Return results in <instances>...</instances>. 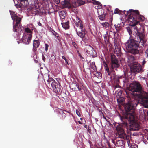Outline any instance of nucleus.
Here are the masks:
<instances>
[{"label":"nucleus","instance_id":"f257e3e1","mask_svg":"<svg viewBox=\"0 0 148 148\" xmlns=\"http://www.w3.org/2000/svg\"><path fill=\"white\" fill-rule=\"evenodd\" d=\"M126 16H128V19L130 22L131 27H127L126 29L130 36H132V30L135 35V39H129L125 43L126 49L132 53L137 54L139 53L137 49L144 46L146 43L143 26L139 23L140 21H144L145 18L140 14L138 10L130 9L129 11H124Z\"/></svg>","mask_w":148,"mask_h":148},{"label":"nucleus","instance_id":"f03ea898","mask_svg":"<svg viewBox=\"0 0 148 148\" xmlns=\"http://www.w3.org/2000/svg\"><path fill=\"white\" fill-rule=\"evenodd\" d=\"M137 105V101H129L125 105V108L126 112L120 116L122 122V125L127 127L128 123L130 124L131 130H138L140 128L139 125L134 120V113L136 107Z\"/></svg>","mask_w":148,"mask_h":148},{"label":"nucleus","instance_id":"7ed1b4c3","mask_svg":"<svg viewBox=\"0 0 148 148\" xmlns=\"http://www.w3.org/2000/svg\"><path fill=\"white\" fill-rule=\"evenodd\" d=\"M141 84L138 82H135L130 84L125 92L127 95L137 97L140 100L144 107L148 108V96L143 94Z\"/></svg>","mask_w":148,"mask_h":148},{"label":"nucleus","instance_id":"20e7f679","mask_svg":"<svg viewBox=\"0 0 148 148\" xmlns=\"http://www.w3.org/2000/svg\"><path fill=\"white\" fill-rule=\"evenodd\" d=\"M43 77L45 82V80L47 81V84H48L51 89V88H52L54 92L59 95L61 94L62 88L60 83H57L53 78L49 77V75L47 74L45 75Z\"/></svg>","mask_w":148,"mask_h":148},{"label":"nucleus","instance_id":"39448f33","mask_svg":"<svg viewBox=\"0 0 148 148\" xmlns=\"http://www.w3.org/2000/svg\"><path fill=\"white\" fill-rule=\"evenodd\" d=\"M12 19L13 21V31L16 32H21L22 31L21 27V18L18 17L15 14H13L14 12L10 11Z\"/></svg>","mask_w":148,"mask_h":148},{"label":"nucleus","instance_id":"423d86ee","mask_svg":"<svg viewBox=\"0 0 148 148\" xmlns=\"http://www.w3.org/2000/svg\"><path fill=\"white\" fill-rule=\"evenodd\" d=\"M125 127L122 125V122L121 125H118L116 127V130L117 131L116 135L118 137L120 138L125 140L127 139V136L125 133L123 127Z\"/></svg>","mask_w":148,"mask_h":148},{"label":"nucleus","instance_id":"0eeeda50","mask_svg":"<svg viewBox=\"0 0 148 148\" xmlns=\"http://www.w3.org/2000/svg\"><path fill=\"white\" fill-rule=\"evenodd\" d=\"M111 71L112 72H114V70H117V68L119 67V60L114 55H111Z\"/></svg>","mask_w":148,"mask_h":148},{"label":"nucleus","instance_id":"6e6552de","mask_svg":"<svg viewBox=\"0 0 148 148\" xmlns=\"http://www.w3.org/2000/svg\"><path fill=\"white\" fill-rule=\"evenodd\" d=\"M131 71L132 73L137 74L143 71L141 65L139 64L135 63L130 67Z\"/></svg>","mask_w":148,"mask_h":148},{"label":"nucleus","instance_id":"1a4fd4ad","mask_svg":"<svg viewBox=\"0 0 148 148\" xmlns=\"http://www.w3.org/2000/svg\"><path fill=\"white\" fill-rule=\"evenodd\" d=\"M97 12L98 15V18L101 21L106 20L107 14L104 12L103 9H98L97 10Z\"/></svg>","mask_w":148,"mask_h":148},{"label":"nucleus","instance_id":"9d476101","mask_svg":"<svg viewBox=\"0 0 148 148\" xmlns=\"http://www.w3.org/2000/svg\"><path fill=\"white\" fill-rule=\"evenodd\" d=\"M76 31L77 34L82 38V40L85 42H87L88 38L86 36V34L87 32L85 29H82V32L80 31L78 32L77 30H76Z\"/></svg>","mask_w":148,"mask_h":148},{"label":"nucleus","instance_id":"9b49d317","mask_svg":"<svg viewBox=\"0 0 148 148\" xmlns=\"http://www.w3.org/2000/svg\"><path fill=\"white\" fill-rule=\"evenodd\" d=\"M40 45V42L39 40H34L33 41V50L35 53H36L37 49Z\"/></svg>","mask_w":148,"mask_h":148},{"label":"nucleus","instance_id":"f8f14e48","mask_svg":"<svg viewBox=\"0 0 148 148\" xmlns=\"http://www.w3.org/2000/svg\"><path fill=\"white\" fill-rule=\"evenodd\" d=\"M125 141L124 140H118L114 146L115 148H124Z\"/></svg>","mask_w":148,"mask_h":148},{"label":"nucleus","instance_id":"ddd939ff","mask_svg":"<svg viewBox=\"0 0 148 148\" xmlns=\"http://www.w3.org/2000/svg\"><path fill=\"white\" fill-rule=\"evenodd\" d=\"M32 35L31 34H29V36L27 38L26 36H23L22 38V40L23 42L26 44H29L32 38Z\"/></svg>","mask_w":148,"mask_h":148},{"label":"nucleus","instance_id":"4468645a","mask_svg":"<svg viewBox=\"0 0 148 148\" xmlns=\"http://www.w3.org/2000/svg\"><path fill=\"white\" fill-rule=\"evenodd\" d=\"M77 21L75 23L76 25L81 29V32H82V29H85L84 28V27L82 23V21L80 20L79 18H77Z\"/></svg>","mask_w":148,"mask_h":148},{"label":"nucleus","instance_id":"2eb2a0df","mask_svg":"<svg viewBox=\"0 0 148 148\" xmlns=\"http://www.w3.org/2000/svg\"><path fill=\"white\" fill-rule=\"evenodd\" d=\"M127 50H128V53H127V58L129 60V62L131 63H134V61L135 60V58L133 56L132 54H130L129 53H131L132 54V53L130 52H129V50H128L127 49ZM132 54H134L132 53Z\"/></svg>","mask_w":148,"mask_h":148},{"label":"nucleus","instance_id":"dca6fc26","mask_svg":"<svg viewBox=\"0 0 148 148\" xmlns=\"http://www.w3.org/2000/svg\"><path fill=\"white\" fill-rule=\"evenodd\" d=\"M94 49L90 45H86V47L85 48V50L86 53L89 54L90 52H92V50Z\"/></svg>","mask_w":148,"mask_h":148},{"label":"nucleus","instance_id":"f3484780","mask_svg":"<svg viewBox=\"0 0 148 148\" xmlns=\"http://www.w3.org/2000/svg\"><path fill=\"white\" fill-rule=\"evenodd\" d=\"M71 86L72 87V89L74 90L77 91V90H78L79 91H80L81 90V89L79 87L77 83H73L71 85Z\"/></svg>","mask_w":148,"mask_h":148},{"label":"nucleus","instance_id":"a211bd4d","mask_svg":"<svg viewBox=\"0 0 148 148\" xmlns=\"http://www.w3.org/2000/svg\"><path fill=\"white\" fill-rule=\"evenodd\" d=\"M59 15L61 19H64L66 16L65 12L64 11H61L59 12Z\"/></svg>","mask_w":148,"mask_h":148},{"label":"nucleus","instance_id":"6ab92c4d","mask_svg":"<svg viewBox=\"0 0 148 148\" xmlns=\"http://www.w3.org/2000/svg\"><path fill=\"white\" fill-rule=\"evenodd\" d=\"M69 22L68 21L62 23V25L63 27L66 29H69Z\"/></svg>","mask_w":148,"mask_h":148},{"label":"nucleus","instance_id":"aec40b11","mask_svg":"<svg viewBox=\"0 0 148 148\" xmlns=\"http://www.w3.org/2000/svg\"><path fill=\"white\" fill-rule=\"evenodd\" d=\"M20 1L21 4L24 6H25L27 5L28 4V0H19Z\"/></svg>","mask_w":148,"mask_h":148},{"label":"nucleus","instance_id":"412c9836","mask_svg":"<svg viewBox=\"0 0 148 148\" xmlns=\"http://www.w3.org/2000/svg\"><path fill=\"white\" fill-rule=\"evenodd\" d=\"M110 33L111 34L112 33L113 34L114 38V40L115 42L116 40L118 38V37L119 36L118 33L116 32H112V31H111Z\"/></svg>","mask_w":148,"mask_h":148},{"label":"nucleus","instance_id":"4be33fe9","mask_svg":"<svg viewBox=\"0 0 148 148\" xmlns=\"http://www.w3.org/2000/svg\"><path fill=\"white\" fill-rule=\"evenodd\" d=\"M92 57L94 58L97 56V54L96 51L93 49L92 51V52H90L89 54Z\"/></svg>","mask_w":148,"mask_h":148},{"label":"nucleus","instance_id":"5701e85b","mask_svg":"<svg viewBox=\"0 0 148 148\" xmlns=\"http://www.w3.org/2000/svg\"><path fill=\"white\" fill-rule=\"evenodd\" d=\"M101 25L103 27L107 28L109 26V24L108 22H105L101 23Z\"/></svg>","mask_w":148,"mask_h":148},{"label":"nucleus","instance_id":"b1692460","mask_svg":"<svg viewBox=\"0 0 148 148\" xmlns=\"http://www.w3.org/2000/svg\"><path fill=\"white\" fill-rule=\"evenodd\" d=\"M104 66L106 68V71L108 73V74L109 75H110L111 73V72H110L109 68L107 64L105 63V64L104 65Z\"/></svg>","mask_w":148,"mask_h":148},{"label":"nucleus","instance_id":"393cba45","mask_svg":"<svg viewBox=\"0 0 148 148\" xmlns=\"http://www.w3.org/2000/svg\"><path fill=\"white\" fill-rule=\"evenodd\" d=\"M105 41L107 42H109V37L108 34H106L104 37Z\"/></svg>","mask_w":148,"mask_h":148},{"label":"nucleus","instance_id":"a878e982","mask_svg":"<svg viewBox=\"0 0 148 148\" xmlns=\"http://www.w3.org/2000/svg\"><path fill=\"white\" fill-rule=\"evenodd\" d=\"M25 31L27 33H29L31 34L32 33V30H31L28 27L26 28L25 29Z\"/></svg>","mask_w":148,"mask_h":148},{"label":"nucleus","instance_id":"bb28decb","mask_svg":"<svg viewBox=\"0 0 148 148\" xmlns=\"http://www.w3.org/2000/svg\"><path fill=\"white\" fill-rule=\"evenodd\" d=\"M75 2H77L79 3L80 5H83L84 4L85 2L83 1H82V0H75Z\"/></svg>","mask_w":148,"mask_h":148},{"label":"nucleus","instance_id":"cd10ccee","mask_svg":"<svg viewBox=\"0 0 148 148\" xmlns=\"http://www.w3.org/2000/svg\"><path fill=\"white\" fill-rule=\"evenodd\" d=\"M114 13L115 14H120L121 13V11L118 8H116L115 10Z\"/></svg>","mask_w":148,"mask_h":148},{"label":"nucleus","instance_id":"c85d7f7f","mask_svg":"<svg viewBox=\"0 0 148 148\" xmlns=\"http://www.w3.org/2000/svg\"><path fill=\"white\" fill-rule=\"evenodd\" d=\"M53 34L56 37L58 36L59 35V34L56 33L55 31L52 30V31Z\"/></svg>","mask_w":148,"mask_h":148},{"label":"nucleus","instance_id":"c756f323","mask_svg":"<svg viewBox=\"0 0 148 148\" xmlns=\"http://www.w3.org/2000/svg\"><path fill=\"white\" fill-rule=\"evenodd\" d=\"M62 58L63 59H64V60H65V63H66V65H68L69 63H68V62L67 60L66 59V58L65 56H62Z\"/></svg>","mask_w":148,"mask_h":148},{"label":"nucleus","instance_id":"7c9ffc66","mask_svg":"<svg viewBox=\"0 0 148 148\" xmlns=\"http://www.w3.org/2000/svg\"><path fill=\"white\" fill-rule=\"evenodd\" d=\"M111 141L113 144V145L115 146L116 142L115 141V140L112 139H111Z\"/></svg>","mask_w":148,"mask_h":148},{"label":"nucleus","instance_id":"2f4dec72","mask_svg":"<svg viewBox=\"0 0 148 148\" xmlns=\"http://www.w3.org/2000/svg\"><path fill=\"white\" fill-rule=\"evenodd\" d=\"M131 147L132 148H138V145L135 144H132L131 145Z\"/></svg>","mask_w":148,"mask_h":148},{"label":"nucleus","instance_id":"473e14b6","mask_svg":"<svg viewBox=\"0 0 148 148\" xmlns=\"http://www.w3.org/2000/svg\"><path fill=\"white\" fill-rule=\"evenodd\" d=\"M94 3L97 5H100V6H102V4H101V3L98 1H96Z\"/></svg>","mask_w":148,"mask_h":148},{"label":"nucleus","instance_id":"72a5a7b5","mask_svg":"<svg viewBox=\"0 0 148 148\" xmlns=\"http://www.w3.org/2000/svg\"><path fill=\"white\" fill-rule=\"evenodd\" d=\"M76 113L77 114L79 117H80L81 116L80 112L78 110H76Z\"/></svg>","mask_w":148,"mask_h":148},{"label":"nucleus","instance_id":"f704fd0d","mask_svg":"<svg viewBox=\"0 0 148 148\" xmlns=\"http://www.w3.org/2000/svg\"><path fill=\"white\" fill-rule=\"evenodd\" d=\"M66 113H65L64 111L63 110V112L62 113V116L63 119H64L66 117Z\"/></svg>","mask_w":148,"mask_h":148},{"label":"nucleus","instance_id":"c9c22d12","mask_svg":"<svg viewBox=\"0 0 148 148\" xmlns=\"http://www.w3.org/2000/svg\"><path fill=\"white\" fill-rule=\"evenodd\" d=\"M114 82L116 84H118L119 82V80L118 79H116L114 80Z\"/></svg>","mask_w":148,"mask_h":148},{"label":"nucleus","instance_id":"e433bc0d","mask_svg":"<svg viewBox=\"0 0 148 148\" xmlns=\"http://www.w3.org/2000/svg\"><path fill=\"white\" fill-rule=\"evenodd\" d=\"M101 113L102 114H103V118L106 120V121L108 123H110V122L109 121V120H108V119H107L106 117H105V116H104V114H103V113L102 112V111H101Z\"/></svg>","mask_w":148,"mask_h":148},{"label":"nucleus","instance_id":"4c0bfd02","mask_svg":"<svg viewBox=\"0 0 148 148\" xmlns=\"http://www.w3.org/2000/svg\"><path fill=\"white\" fill-rule=\"evenodd\" d=\"M72 45L75 48H77V46L75 42H72Z\"/></svg>","mask_w":148,"mask_h":148},{"label":"nucleus","instance_id":"58836bf2","mask_svg":"<svg viewBox=\"0 0 148 148\" xmlns=\"http://www.w3.org/2000/svg\"><path fill=\"white\" fill-rule=\"evenodd\" d=\"M45 50L47 51L48 50V47H49V45L47 44H45Z\"/></svg>","mask_w":148,"mask_h":148},{"label":"nucleus","instance_id":"ea45409f","mask_svg":"<svg viewBox=\"0 0 148 148\" xmlns=\"http://www.w3.org/2000/svg\"><path fill=\"white\" fill-rule=\"evenodd\" d=\"M114 88L115 89H116V88H121V87L120 86L119 84H116V85H115L114 86Z\"/></svg>","mask_w":148,"mask_h":148},{"label":"nucleus","instance_id":"a19ab883","mask_svg":"<svg viewBox=\"0 0 148 148\" xmlns=\"http://www.w3.org/2000/svg\"><path fill=\"white\" fill-rule=\"evenodd\" d=\"M145 55L146 57L148 58V49H147L145 51Z\"/></svg>","mask_w":148,"mask_h":148},{"label":"nucleus","instance_id":"79ce46f5","mask_svg":"<svg viewBox=\"0 0 148 148\" xmlns=\"http://www.w3.org/2000/svg\"><path fill=\"white\" fill-rule=\"evenodd\" d=\"M57 37V39L58 40V41L60 43L61 42V40H60V37L59 36V35L58 36L56 37Z\"/></svg>","mask_w":148,"mask_h":148},{"label":"nucleus","instance_id":"37998d69","mask_svg":"<svg viewBox=\"0 0 148 148\" xmlns=\"http://www.w3.org/2000/svg\"><path fill=\"white\" fill-rule=\"evenodd\" d=\"M146 63V61H145V59H144L143 60L142 62V65L143 66Z\"/></svg>","mask_w":148,"mask_h":148},{"label":"nucleus","instance_id":"c03bdc74","mask_svg":"<svg viewBox=\"0 0 148 148\" xmlns=\"http://www.w3.org/2000/svg\"><path fill=\"white\" fill-rule=\"evenodd\" d=\"M92 64H94L93 66H92V69H94L96 67V66L95 65V63H92Z\"/></svg>","mask_w":148,"mask_h":148},{"label":"nucleus","instance_id":"a18cd8bd","mask_svg":"<svg viewBox=\"0 0 148 148\" xmlns=\"http://www.w3.org/2000/svg\"><path fill=\"white\" fill-rule=\"evenodd\" d=\"M42 59L44 62L45 61V56H44V55L43 54H42Z\"/></svg>","mask_w":148,"mask_h":148},{"label":"nucleus","instance_id":"49530a36","mask_svg":"<svg viewBox=\"0 0 148 148\" xmlns=\"http://www.w3.org/2000/svg\"><path fill=\"white\" fill-rule=\"evenodd\" d=\"M64 112L66 113H66H68L69 114H71V113L69 112V111H66V110H63Z\"/></svg>","mask_w":148,"mask_h":148},{"label":"nucleus","instance_id":"de8ad7c7","mask_svg":"<svg viewBox=\"0 0 148 148\" xmlns=\"http://www.w3.org/2000/svg\"><path fill=\"white\" fill-rule=\"evenodd\" d=\"M79 55L81 59H84V58L82 56L81 54L79 53Z\"/></svg>","mask_w":148,"mask_h":148},{"label":"nucleus","instance_id":"09e8293b","mask_svg":"<svg viewBox=\"0 0 148 148\" xmlns=\"http://www.w3.org/2000/svg\"><path fill=\"white\" fill-rule=\"evenodd\" d=\"M38 24V25L41 26L42 24L40 22H39Z\"/></svg>","mask_w":148,"mask_h":148},{"label":"nucleus","instance_id":"8fccbe9b","mask_svg":"<svg viewBox=\"0 0 148 148\" xmlns=\"http://www.w3.org/2000/svg\"><path fill=\"white\" fill-rule=\"evenodd\" d=\"M107 143H108V146L109 147H110V143L109 142H108Z\"/></svg>","mask_w":148,"mask_h":148},{"label":"nucleus","instance_id":"3c124183","mask_svg":"<svg viewBox=\"0 0 148 148\" xmlns=\"http://www.w3.org/2000/svg\"><path fill=\"white\" fill-rule=\"evenodd\" d=\"M78 123H79L80 124H82V122L80 121H78Z\"/></svg>","mask_w":148,"mask_h":148},{"label":"nucleus","instance_id":"603ef678","mask_svg":"<svg viewBox=\"0 0 148 148\" xmlns=\"http://www.w3.org/2000/svg\"><path fill=\"white\" fill-rule=\"evenodd\" d=\"M106 9H107V10H108V11H110V10H109V8H108V7H106Z\"/></svg>","mask_w":148,"mask_h":148},{"label":"nucleus","instance_id":"864d4df0","mask_svg":"<svg viewBox=\"0 0 148 148\" xmlns=\"http://www.w3.org/2000/svg\"><path fill=\"white\" fill-rule=\"evenodd\" d=\"M84 127H85V128H86V127H87V125H84Z\"/></svg>","mask_w":148,"mask_h":148},{"label":"nucleus","instance_id":"5fc2aeb1","mask_svg":"<svg viewBox=\"0 0 148 148\" xmlns=\"http://www.w3.org/2000/svg\"><path fill=\"white\" fill-rule=\"evenodd\" d=\"M94 2V3L95 2V1H96V0H92Z\"/></svg>","mask_w":148,"mask_h":148},{"label":"nucleus","instance_id":"6e6d98bb","mask_svg":"<svg viewBox=\"0 0 148 148\" xmlns=\"http://www.w3.org/2000/svg\"><path fill=\"white\" fill-rule=\"evenodd\" d=\"M77 52H78V54H79V51H77Z\"/></svg>","mask_w":148,"mask_h":148},{"label":"nucleus","instance_id":"4d7b16f0","mask_svg":"<svg viewBox=\"0 0 148 148\" xmlns=\"http://www.w3.org/2000/svg\"><path fill=\"white\" fill-rule=\"evenodd\" d=\"M100 74H99V75H100V76H101V73H100Z\"/></svg>","mask_w":148,"mask_h":148},{"label":"nucleus","instance_id":"13d9d810","mask_svg":"<svg viewBox=\"0 0 148 148\" xmlns=\"http://www.w3.org/2000/svg\"><path fill=\"white\" fill-rule=\"evenodd\" d=\"M82 118H80V119H81V120H82Z\"/></svg>","mask_w":148,"mask_h":148},{"label":"nucleus","instance_id":"bf43d9fd","mask_svg":"<svg viewBox=\"0 0 148 148\" xmlns=\"http://www.w3.org/2000/svg\"><path fill=\"white\" fill-rule=\"evenodd\" d=\"M98 74V73H96V74Z\"/></svg>","mask_w":148,"mask_h":148},{"label":"nucleus","instance_id":"052dcab7","mask_svg":"<svg viewBox=\"0 0 148 148\" xmlns=\"http://www.w3.org/2000/svg\"><path fill=\"white\" fill-rule=\"evenodd\" d=\"M121 92V91H120Z\"/></svg>","mask_w":148,"mask_h":148}]
</instances>
